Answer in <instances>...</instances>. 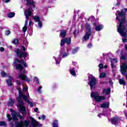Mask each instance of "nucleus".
<instances>
[{"label": "nucleus", "instance_id": "f257e3e1", "mask_svg": "<svg viewBox=\"0 0 127 127\" xmlns=\"http://www.w3.org/2000/svg\"><path fill=\"white\" fill-rule=\"evenodd\" d=\"M127 12V8H124L122 10L121 12H117L116 19H118L119 21V25L118 26L117 30L123 37H127V21H126V13Z\"/></svg>", "mask_w": 127, "mask_h": 127}, {"label": "nucleus", "instance_id": "f03ea898", "mask_svg": "<svg viewBox=\"0 0 127 127\" xmlns=\"http://www.w3.org/2000/svg\"><path fill=\"white\" fill-rule=\"evenodd\" d=\"M19 97L17 98L18 104L17 105V108L19 109V112L21 113L22 115H25V111L26 109L23 105V102L21 100L22 97L24 101L27 102L28 104H29L30 106L32 108L33 107V103L30 102L29 100L27 98V96L25 95H23L22 93H21V91L19 90Z\"/></svg>", "mask_w": 127, "mask_h": 127}, {"label": "nucleus", "instance_id": "7ed1b4c3", "mask_svg": "<svg viewBox=\"0 0 127 127\" xmlns=\"http://www.w3.org/2000/svg\"><path fill=\"white\" fill-rule=\"evenodd\" d=\"M32 12H33V10L31 8H29L27 10L24 11V14L26 17V19L25 22L24 26L22 28L23 32H26V30H27V24H28V19H29V16L31 15Z\"/></svg>", "mask_w": 127, "mask_h": 127}, {"label": "nucleus", "instance_id": "20e7f679", "mask_svg": "<svg viewBox=\"0 0 127 127\" xmlns=\"http://www.w3.org/2000/svg\"><path fill=\"white\" fill-rule=\"evenodd\" d=\"M22 64L24 66V67H27V64H26V63L23 60H18L17 59H15V62H14V65L16 66V69L17 70H22L23 69V66H22Z\"/></svg>", "mask_w": 127, "mask_h": 127}, {"label": "nucleus", "instance_id": "39448f33", "mask_svg": "<svg viewBox=\"0 0 127 127\" xmlns=\"http://www.w3.org/2000/svg\"><path fill=\"white\" fill-rule=\"evenodd\" d=\"M91 98H93L96 102H101L106 99L105 96H100V94L98 92H92L91 94Z\"/></svg>", "mask_w": 127, "mask_h": 127}, {"label": "nucleus", "instance_id": "423d86ee", "mask_svg": "<svg viewBox=\"0 0 127 127\" xmlns=\"http://www.w3.org/2000/svg\"><path fill=\"white\" fill-rule=\"evenodd\" d=\"M89 79L90 80L88 82V85L90 86V89L92 90L95 85L97 84V80L95 78V77L93 76L92 74H90L88 75Z\"/></svg>", "mask_w": 127, "mask_h": 127}, {"label": "nucleus", "instance_id": "0eeeda50", "mask_svg": "<svg viewBox=\"0 0 127 127\" xmlns=\"http://www.w3.org/2000/svg\"><path fill=\"white\" fill-rule=\"evenodd\" d=\"M86 27L87 30H88V31L86 32L85 35L83 37V41H87V40L89 39L90 35H91V34L92 33V32H91V26H90L89 24H86Z\"/></svg>", "mask_w": 127, "mask_h": 127}, {"label": "nucleus", "instance_id": "6e6552de", "mask_svg": "<svg viewBox=\"0 0 127 127\" xmlns=\"http://www.w3.org/2000/svg\"><path fill=\"white\" fill-rule=\"evenodd\" d=\"M16 55L19 57V58H25V57H27L28 56V54L25 52H22L21 50L19 49H17L16 50Z\"/></svg>", "mask_w": 127, "mask_h": 127}, {"label": "nucleus", "instance_id": "1a4fd4ad", "mask_svg": "<svg viewBox=\"0 0 127 127\" xmlns=\"http://www.w3.org/2000/svg\"><path fill=\"white\" fill-rule=\"evenodd\" d=\"M29 125V121L28 120H25L24 121H20L18 123L16 127H27Z\"/></svg>", "mask_w": 127, "mask_h": 127}, {"label": "nucleus", "instance_id": "9d476101", "mask_svg": "<svg viewBox=\"0 0 127 127\" xmlns=\"http://www.w3.org/2000/svg\"><path fill=\"white\" fill-rule=\"evenodd\" d=\"M65 43L67 45H70L71 44V38L62 39L61 42V46H63L65 45Z\"/></svg>", "mask_w": 127, "mask_h": 127}, {"label": "nucleus", "instance_id": "9b49d317", "mask_svg": "<svg viewBox=\"0 0 127 127\" xmlns=\"http://www.w3.org/2000/svg\"><path fill=\"white\" fill-rule=\"evenodd\" d=\"M30 120L32 121V125L33 127H41V125L39 124V123H38L34 118H33L32 117H29Z\"/></svg>", "mask_w": 127, "mask_h": 127}, {"label": "nucleus", "instance_id": "f8f14e48", "mask_svg": "<svg viewBox=\"0 0 127 127\" xmlns=\"http://www.w3.org/2000/svg\"><path fill=\"white\" fill-rule=\"evenodd\" d=\"M10 112H12V118L13 121H17L18 118V113L16 111H12V109H10Z\"/></svg>", "mask_w": 127, "mask_h": 127}, {"label": "nucleus", "instance_id": "ddd939ff", "mask_svg": "<svg viewBox=\"0 0 127 127\" xmlns=\"http://www.w3.org/2000/svg\"><path fill=\"white\" fill-rule=\"evenodd\" d=\"M18 78H19L21 80H23V81H26L27 82H29L30 81V79L27 78V76H26V75H25V74L23 73H20L19 75Z\"/></svg>", "mask_w": 127, "mask_h": 127}, {"label": "nucleus", "instance_id": "4468645a", "mask_svg": "<svg viewBox=\"0 0 127 127\" xmlns=\"http://www.w3.org/2000/svg\"><path fill=\"white\" fill-rule=\"evenodd\" d=\"M33 19L35 21H37L38 22V26L40 27V28H41L42 27V23L41 21H40V18L38 16H35L33 17Z\"/></svg>", "mask_w": 127, "mask_h": 127}, {"label": "nucleus", "instance_id": "2eb2a0df", "mask_svg": "<svg viewBox=\"0 0 127 127\" xmlns=\"http://www.w3.org/2000/svg\"><path fill=\"white\" fill-rule=\"evenodd\" d=\"M111 67L112 69L113 68H116L117 66L116 65H114V64L118 63V60L117 59H112L111 61Z\"/></svg>", "mask_w": 127, "mask_h": 127}, {"label": "nucleus", "instance_id": "dca6fc26", "mask_svg": "<svg viewBox=\"0 0 127 127\" xmlns=\"http://www.w3.org/2000/svg\"><path fill=\"white\" fill-rule=\"evenodd\" d=\"M63 51L61 50L60 52V55L59 56V58L58 59H56V58H55V60H56V64H60V61L61 60V57L62 55H63Z\"/></svg>", "mask_w": 127, "mask_h": 127}, {"label": "nucleus", "instance_id": "f3484780", "mask_svg": "<svg viewBox=\"0 0 127 127\" xmlns=\"http://www.w3.org/2000/svg\"><path fill=\"white\" fill-rule=\"evenodd\" d=\"M119 122L120 119L118 117H115L111 120L112 124H113V125H116V123H119Z\"/></svg>", "mask_w": 127, "mask_h": 127}, {"label": "nucleus", "instance_id": "a211bd4d", "mask_svg": "<svg viewBox=\"0 0 127 127\" xmlns=\"http://www.w3.org/2000/svg\"><path fill=\"white\" fill-rule=\"evenodd\" d=\"M111 93V88H109L107 89H104L103 90V95H109Z\"/></svg>", "mask_w": 127, "mask_h": 127}, {"label": "nucleus", "instance_id": "6ab92c4d", "mask_svg": "<svg viewBox=\"0 0 127 127\" xmlns=\"http://www.w3.org/2000/svg\"><path fill=\"white\" fill-rule=\"evenodd\" d=\"M14 103H15L14 100L10 99L9 101L7 102V105L8 106H10V107H11V106H13Z\"/></svg>", "mask_w": 127, "mask_h": 127}, {"label": "nucleus", "instance_id": "aec40b11", "mask_svg": "<svg viewBox=\"0 0 127 127\" xmlns=\"http://www.w3.org/2000/svg\"><path fill=\"white\" fill-rule=\"evenodd\" d=\"M27 2V4L28 5H33L34 7L35 6L34 5V1H32V0H25Z\"/></svg>", "mask_w": 127, "mask_h": 127}, {"label": "nucleus", "instance_id": "412c9836", "mask_svg": "<svg viewBox=\"0 0 127 127\" xmlns=\"http://www.w3.org/2000/svg\"><path fill=\"white\" fill-rule=\"evenodd\" d=\"M109 106H110L109 103H104L101 105V108L103 109H108L109 108Z\"/></svg>", "mask_w": 127, "mask_h": 127}, {"label": "nucleus", "instance_id": "4be33fe9", "mask_svg": "<svg viewBox=\"0 0 127 127\" xmlns=\"http://www.w3.org/2000/svg\"><path fill=\"white\" fill-rule=\"evenodd\" d=\"M11 81H12V78L11 77V76H9V79L6 80L8 86H11V85H12Z\"/></svg>", "mask_w": 127, "mask_h": 127}, {"label": "nucleus", "instance_id": "5701e85b", "mask_svg": "<svg viewBox=\"0 0 127 127\" xmlns=\"http://www.w3.org/2000/svg\"><path fill=\"white\" fill-rule=\"evenodd\" d=\"M119 83L120 85H124V86L127 85L126 81H125V79L124 78L119 79Z\"/></svg>", "mask_w": 127, "mask_h": 127}, {"label": "nucleus", "instance_id": "b1692460", "mask_svg": "<svg viewBox=\"0 0 127 127\" xmlns=\"http://www.w3.org/2000/svg\"><path fill=\"white\" fill-rule=\"evenodd\" d=\"M102 29H103V25H102L96 26L95 27V30H96V31H100V30H102Z\"/></svg>", "mask_w": 127, "mask_h": 127}, {"label": "nucleus", "instance_id": "393cba45", "mask_svg": "<svg viewBox=\"0 0 127 127\" xmlns=\"http://www.w3.org/2000/svg\"><path fill=\"white\" fill-rule=\"evenodd\" d=\"M53 127H58V120H55L52 124Z\"/></svg>", "mask_w": 127, "mask_h": 127}, {"label": "nucleus", "instance_id": "a878e982", "mask_svg": "<svg viewBox=\"0 0 127 127\" xmlns=\"http://www.w3.org/2000/svg\"><path fill=\"white\" fill-rule=\"evenodd\" d=\"M70 73L72 76H76V71H75V68H71L70 69Z\"/></svg>", "mask_w": 127, "mask_h": 127}, {"label": "nucleus", "instance_id": "bb28decb", "mask_svg": "<svg viewBox=\"0 0 127 127\" xmlns=\"http://www.w3.org/2000/svg\"><path fill=\"white\" fill-rule=\"evenodd\" d=\"M60 35L61 36H62V37H65L66 36V31L64 30H62L61 31Z\"/></svg>", "mask_w": 127, "mask_h": 127}, {"label": "nucleus", "instance_id": "cd10ccee", "mask_svg": "<svg viewBox=\"0 0 127 127\" xmlns=\"http://www.w3.org/2000/svg\"><path fill=\"white\" fill-rule=\"evenodd\" d=\"M15 15V13L14 12H10L7 14V16L10 18L13 17Z\"/></svg>", "mask_w": 127, "mask_h": 127}, {"label": "nucleus", "instance_id": "c85d7f7f", "mask_svg": "<svg viewBox=\"0 0 127 127\" xmlns=\"http://www.w3.org/2000/svg\"><path fill=\"white\" fill-rule=\"evenodd\" d=\"M0 74L2 77H6L7 76H8V77L10 76L9 74H6V73L4 72L3 71H1Z\"/></svg>", "mask_w": 127, "mask_h": 127}, {"label": "nucleus", "instance_id": "c756f323", "mask_svg": "<svg viewBox=\"0 0 127 127\" xmlns=\"http://www.w3.org/2000/svg\"><path fill=\"white\" fill-rule=\"evenodd\" d=\"M6 123L5 122L2 121L0 122V127H6Z\"/></svg>", "mask_w": 127, "mask_h": 127}, {"label": "nucleus", "instance_id": "7c9ffc66", "mask_svg": "<svg viewBox=\"0 0 127 127\" xmlns=\"http://www.w3.org/2000/svg\"><path fill=\"white\" fill-rule=\"evenodd\" d=\"M78 50H79V49L78 48H76L73 49L72 52V54H75V53H77Z\"/></svg>", "mask_w": 127, "mask_h": 127}, {"label": "nucleus", "instance_id": "2f4dec72", "mask_svg": "<svg viewBox=\"0 0 127 127\" xmlns=\"http://www.w3.org/2000/svg\"><path fill=\"white\" fill-rule=\"evenodd\" d=\"M12 43H13L14 44H17V43H18V39H15L13 40Z\"/></svg>", "mask_w": 127, "mask_h": 127}, {"label": "nucleus", "instance_id": "473e14b6", "mask_svg": "<svg viewBox=\"0 0 127 127\" xmlns=\"http://www.w3.org/2000/svg\"><path fill=\"white\" fill-rule=\"evenodd\" d=\"M106 77V73H101L100 75V78H105Z\"/></svg>", "mask_w": 127, "mask_h": 127}, {"label": "nucleus", "instance_id": "72a5a7b5", "mask_svg": "<svg viewBox=\"0 0 127 127\" xmlns=\"http://www.w3.org/2000/svg\"><path fill=\"white\" fill-rule=\"evenodd\" d=\"M121 60H126L127 59V56L125 55H122V56L120 58Z\"/></svg>", "mask_w": 127, "mask_h": 127}, {"label": "nucleus", "instance_id": "f704fd0d", "mask_svg": "<svg viewBox=\"0 0 127 127\" xmlns=\"http://www.w3.org/2000/svg\"><path fill=\"white\" fill-rule=\"evenodd\" d=\"M34 80L38 84H39V81L38 80V78L37 77H34Z\"/></svg>", "mask_w": 127, "mask_h": 127}, {"label": "nucleus", "instance_id": "c9c22d12", "mask_svg": "<svg viewBox=\"0 0 127 127\" xmlns=\"http://www.w3.org/2000/svg\"><path fill=\"white\" fill-rule=\"evenodd\" d=\"M7 118H8V120L9 122L12 120V118L10 117V115L9 114L7 115Z\"/></svg>", "mask_w": 127, "mask_h": 127}, {"label": "nucleus", "instance_id": "e433bc0d", "mask_svg": "<svg viewBox=\"0 0 127 127\" xmlns=\"http://www.w3.org/2000/svg\"><path fill=\"white\" fill-rule=\"evenodd\" d=\"M91 20V22H93V20H95V18L93 16H91L88 19V20Z\"/></svg>", "mask_w": 127, "mask_h": 127}, {"label": "nucleus", "instance_id": "4c0bfd02", "mask_svg": "<svg viewBox=\"0 0 127 127\" xmlns=\"http://www.w3.org/2000/svg\"><path fill=\"white\" fill-rule=\"evenodd\" d=\"M18 118H19L21 120H23L24 119L23 116H21V115H20V114H19V113H18Z\"/></svg>", "mask_w": 127, "mask_h": 127}, {"label": "nucleus", "instance_id": "58836bf2", "mask_svg": "<svg viewBox=\"0 0 127 127\" xmlns=\"http://www.w3.org/2000/svg\"><path fill=\"white\" fill-rule=\"evenodd\" d=\"M69 55V54L67 53H64L63 55V57L64 58V57H67V56Z\"/></svg>", "mask_w": 127, "mask_h": 127}, {"label": "nucleus", "instance_id": "ea45409f", "mask_svg": "<svg viewBox=\"0 0 127 127\" xmlns=\"http://www.w3.org/2000/svg\"><path fill=\"white\" fill-rule=\"evenodd\" d=\"M5 34V35H9V34H10V31L9 30L6 31Z\"/></svg>", "mask_w": 127, "mask_h": 127}, {"label": "nucleus", "instance_id": "a19ab883", "mask_svg": "<svg viewBox=\"0 0 127 127\" xmlns=\"http://www.w3.org/2000/svg\"><path fill=\"white\" fill-rule=\"evenodd\" d=\"M41 89H42V86H40L39 88H38L37 90L38 93H41Z\"/></svg>", "mask_w": 127, "mask_h": 127}, {"label": "nucleus", "instance_id": "79ce46f5", "mask_svg": "<svg viewBox=\"0 0 127 127\" xmlns=\"http://www.w3.org/2000/svg\"><path fill=\"white\" fill-rule=\"evenodd\" d=\"M99 67L100 69H103V68H104V65L102 64H100L99 65Z\"/></svg>", "mask_w": 127, "mask_h": 127}, {"label": "nucleus", "instance_id": "37998d69", "mask_svg": "<svg viewBox=\"0 0 127 127\" xmlns=\"http://www.w3.org/2000/svg\"><path fill=\"white\" fill-rule=\"evenodd\" d=\"M28 88L27 87H23V92H26V91H27Z\"/></svg>", "mask_w": 127, "mask_h": 127}, {"label": "nucleus", "instance_id": "c03bdc74", "mask_svg": "<svg viewBox=\"0 0 127 127\" xmlns=\"http://www.w3.org/2000/svg\"><path fill=\"white\" fill-rule=\"evenodd\" d=\"M16 84H17V85H21V82H20V81H19V80H17Z\"/></svg>", "mask_w": 127, "mask_h": 127}, {"label": "nucleus", "instance_id": "a18cd8bd", "mask_svg": "<svg viewBox=\"0 0 127 127\" xmlns=\"http://www.w3.org/2000/svg\"><path fill=\"white\" fill-rule=\"evenodd\" d=\"M0 51H1V52H3V51H4V48H3V47L0 48Z\"/></svg>", "mask_w": 127, "mask_h": 127}, {"label": "nucleus", "instance_id": "49530a36", "mask_svg": "<svg viewBox=\"0 0 127 127\" xmlns=\"http://www.w3.org/2000/svg\"><path fill=\"white\" fill-rule=\"evenodd\" d=\"M24 44H25V46H27V44H28V42H27L26 41H24Z\"/></svg>", "mask_w": 127, "mask_h": 127}, {"label": "nucleus", "instance_id": "de8ad7c7", "mask_svg": "<svg viewBox=\"0 0 127 127\" xmlns=\"http://www.w3.org/2000/svg\"><path fill=\"white\" fill-rule=\"evenodd\" d=\"M123 42H127V39L126 38L122 39Z\"/></svg>", "mask_w": 127, "mask_h": 127}, {"label": "nucleus", "instance_id": "09e8293b", "mask_svg": "<svg viewBox=\"0 0 127 127\" xmlns=\"http://www.w3.org/2000/svg\"><path fill=\"white\" fill-rule=\"evenodd\" d=\"M41 118L42 119V120H45V116L42 115V116H41Z\"/></svg>", "mask_w": 127, "mask_h": 127}, {"label": "nucleus", "instance_id": "8fccbe9b", "mask_svg": "<svg viewBox=\"0 0 127 127\" xmlns=\"http://www.w3.org/2000/svg\"><path fill=\"white\" fill-rule=\"evenodd\" d=\"M21 50L25 51V50H26V49L24 47V46H22L21 48Z\"/></svg>", "mask_w": 127, "mask_h": 127}, {"label": "nucleus", "instance_id": "3c124183", "mask_svg": "<svg viewBox=\"0 0 127 127\" xmlns=\"http://www.w3.org/2000/svg\"><path fill=\"white\" fill-rule=\"evenodd\" d=\"M87 47H88V48H91V47H92V44H89L87 45Z\"/></svg>", "mask_w": 127, "mask_h": 127}, {"label": "nucleus", "instance_id": "603ef678", "mask_svg": "<svg viewBox=\"0 0 127 127\" xmlns=\"http://www.w3.org/2000/svg\"><path fill=\"white\" fill-rule=\"evenodd\" d=\"M32 24H33V22H32V21H30L29 23V25H32Z\"/></svg>", "mask_w": 127, "mask_h": 127}, {"label": "nucleus", "instance_id": "864d4df0", "mask_svg": "<svg viewBox=\"0 0 127 127\" xmlns=\"http://www.w3.org/2000/svg\"><path fill=\"white\" fill-rule=\"evenodd\" d=\"M9 1H10V0H4V2L5 3L9 2Z\"/></svg>", "mask_w": 127, "mask_h": 127}, {"label": "nucleus", "instance_id": "5fc2aeb1", "mask_svg": "<svg viewBox=\"0 0 127 127\" xmlns=\"http://www.w3.org/2000/svg\"><path fill=\"white\" fill-rule=\"evenodd\" d=\"M34 111V112H35L36 113V112H37V111H38V108H35Z\"/></svg>", "mask_w": 127, "mask_h": 127}, {"label": "nucleus", "instance_id": "6e6d98bb", "mask_svg": "<svg viewBox=\"0 0 127 127\" xmlns=\"http://www.w3.org/2000/svg\"><path fill=\"white\" fill-rule=\"evenodd\" d=\"M109 83H110V84H111V85H113V81H110Z\"/></svg>", "mask_w": 127, "mask_h": 127}, {"label": "nucleus", "instance_id": "4d7b16f0", "mask_svg": "<svg viewBox=\"0 0 127 127\" xmlns=\"http://www.w3.org/2000/svg\"><path fill=\"white\" fill-rule=\"evenodd\" d=\"M104 68H105V69H107V68H108V65H105V66H104Z\"/></svg>", "mask_w": 127, "mask_h": 127}, {"label": "nucleus", "instance_id": "13d9d810", "mask_svg": "<svg viewBox=\"0 0 127 127\" xmlns=\"http://www.w3.org/2000/svg\"><path fill=\"white\" fill-rule=\"evenodd\" d=\"M125 49H126V50H127V45H125Z\"/></svg>", "mask_w": 127, "mask_h": 127}, {"label": "nucleus", "instance_id": "bf43d9fd", "mask_svg": "<svg viewBox=\"0 0 127 127\" xmlns=\"http://www.w3.org/2000/svg\"><path fill=\"white\" fill-rule=\"evenodd\" d=\"M101 116H102V114H99L98 115V117H99V118H101Z\"/></svg>", "mask_w": 127, "mask_h": 127}, {"label": "nucleus", "instance_id": "052dcab7", "mask_svg": "<svg viewBox=\"0 0 127 127\" xmlns=\"http://www.w3.org/2000/svg\"><path fill=\"white\" fill-rule=\"evenodd\" d=\"M76 33V31H74L73 32V34H74V35H75V34Z\"/></svg>", "mask_w": 127, "mask_h": 127}, {"label": "nucleus", "instance_id": "680f3d73", "mask_svg": "<svg viewBox=\"0 0 127 127\" xmlns=\"http://www.w3.org/2000/svg\"><path fill=\"white\" fill-rule=\"evenodd\" d=\"M39 120H41V117H38Z\"/></svg>", "mask_w": 127, "mask_h": 127}, {"label": "nucleus", "instance_id": "e2e57ef3", "mask_svg": "<svg viewBox=\"0 0 127 127\" xmlns=\"http://www.w3.org/2000/svg\"><path fill=\"white\" fill-rule=\"evenodd\" d=\"M120 51V50H118L117 51V53H119V52Z\"/></svg>", "mask_w": 127, "mask_h": 127}, {"label": "nucleus", "instance_id": "0e129e2a", "mask_svg": "<svg viewBox=\"0 0 127 127\" xmlns=\"http://www.w3.org/2000/svg\"><path fill=\"white\" fill-rule=\"evenodd\" d=\"M93 25H96V23H93Z\"/></svg>", "mask_w": 127, "mask_h": 127}, {"label": "nucleus", "instance_id": "69168bd1", "mask_svg": "<svg viewBox=\"0 0 127 127\" xmlns=\"http://www.w3.org/2000/svg\"><path fill=\"white\" fill-rule=\"evenodd\" d=\"M24 73H26V71H24Z\"/></svg>", "mask_w": 127, "mask_h": 127}, {"label": "nucleus", "instance_id": "338daca9", "mask_svg": "<svg viewBox=\"0 0 127 127\" xmlns=\"http://www.w3.org/2000/svg\"><path fill=\"white\" fill-rule=\"evenodd\" d=\"M28 97H29V94H28Z\"/></svg>", "mask_w": 127, "mask_h": 127}, {"label": "nucleus", "instance_id": "774afa93", "mask_svg": "<svg viewBox=\"0 0 127 127\" xmlns=\"http://www.w3.org/2000/svg\"><path fill=\"white\" fill-rule=\"evenodd\" d=\"M117 5H119V3H117Z\"/></svg>", "mask_w": 127, "mask_h": 127}]
</instances>
